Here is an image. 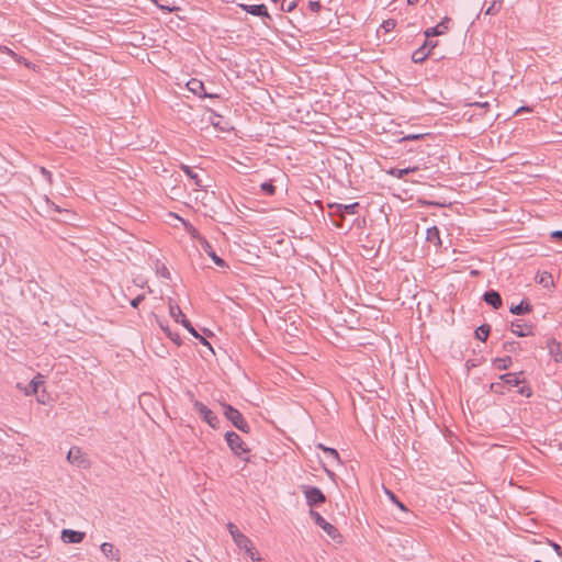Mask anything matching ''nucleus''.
I'll return each instance as SVG.
<instances>
[{
	"label": "nucleus",
	"instance_id": "f257e3e1",
	"mask_svg": "<svg viewBox=\"0 0 562 562\" xmlns=\"http://www.w3.org/2000/svg\"><path fill=\"white\" fill-rule=\"evenodd\" d=\"M222 406L224 409V416L232 423L234 427H236L238 430L245 434L250 432V427L248 423L245 420L244 416L237 408L233 407L229 404H222Z\"/></svg>",
	"mask_w": 562,
	"mask_h": 562
},
{
	"label": "nucleus",
	"instance_id": "f03ea898",
	"mask_svg": "<svg viewBox=\"0 0 562 562\" xmlns=\"http://www.w3.org/2000/svg\"><path fill=\"white\" fill-rule=\"evenodd\" d=\"M224 437L227 442V446L229 447V449L232 450L234 456L244 459V454L249 453V451H250L249 448L243 441L240 436L238 434H236L235 431H232V430L226 431ZM245 460H247V459L245 458Z\"/></svg>",
	"mask_w": 562,
	"mask_h": 562
},
{
	"label": "nucleus",
	"instance_id": "7ed1b4c3",
	"mask_svg": "<svg viewBox=\"0 0 562 562\" xmlns=\"http://www.w3.org/2000/svg\"><path fill=\"white\" fill-rule=\"evenodd\" d=\"M300 488L310 507L319 506L326 502V496L321 488L311 485H301Z\"/></svg>",
	"mask_w": 562,
	"mask_h": 562
},
{
	"label": "nucleus",
	"instance_id": "20e7f679",
	"mask_svg": "<svg viewBox=\"0 0 562 562\" xmlns=\"http://www.w3.org/2000/svg\"><path fill=\"white\" fill-rule=\"evenodd\" d=\"M193 407L196 414L209 424L212 428L217 429L220 427V419L216 414L211 411L205 404L200 401L193 402Z\"/></svg>",
	"mask_w": 562,
	"mask_h": 562
},
{
	"label": "nucleus",
	"instance_id": "39448f33",
	"mask_svg": "<svg viewBox=\"0 0 562 562\" xmlns=\"http://www.w3.org/2000/svg\"><path fill=\"white\" fill-rule=\"evenodd\" d=\"M169 314L176 323H180L192 336L198 337V331L192 326L191 322L182 313L179 305L172 303L171 301L169 302Z\"/></svg>",
	"mask_w": 562,
	"mask_h": 562
},
{
	"label": "nucleus",
	"instance_id": "423d86ee",
	"mask_svg": "<svg viewBox=\"0 0 562 562\" xmlns=\"http://www.w3.org/2000/svg\"><path fill=\"white\" fill-rule=\"evenodd\" d=\"M187 88L189 91H191L193 94L198 95L199 98L215 99V98L220 97L217 93L209 92L206 90L204 83L200 79H196V78H191L187 82Z\"/></svg>",
	"mask_w": 562,
	"mask_h": 562
},
{
	"label": "nucleus",
	"instance_id": "0eeeda50",
	"mask_svg": "<svg viewBox=\"0 0 562 562\" xmlns=\"http://www.w3.org/2000/svg\"><path fill=\"white\" fill-rule=\"evenodd\" d=\"M330 210L329 216L341 215L345 218L346 214H356L360 207L358 202L351 204L330 203L328 204Z\"/></svg>",
	"mask_w": 562,
	"mask_h": 562
},
{
	"label": "nucleus",
	"instance_id": "6e6552de",
	"mask_svg": "<svg viewBox=\"0 0 562 562\" xmlns=\"http://www.w3.org/2000/svg\"><path fill=\"white\" fill-rule=\"evenodd\" d=\"M67 460L81 469H87L89 467V461L87 460L85 453L81 451L79 447H72L67 453Z\"/></svg>",
	"mask_w": 562,
	"mask_h": 562
},
{
	"label": "nucleus",
	"instance_id": "1a4fd4ad",
	"mask_svg": "<svg viewBox=\"0 0 562 562\" xmlns=\"http://www.w3.org/2000/svg\"><path fill=\"white\" fill-rule=\"evenodd\" d=\"M311 517L314 519L315 524L321 527L329 537L335 539L338 536V530L335 526L326 521L322 515L313 509L310 510Z\"/></svg>",
	"mask_w": 562,
	"mask_h": 562
},
{
	"label": "nucleus",
	"instance_id": "9d476101",
	"mask_svg": "<svg viewBox=\"0 0 562 562\" xmlns=\"http://www.w3.org/2000/svg\"><path fill=\"white\" fill-rule=\"evenodd\" d=\"M45 383V376L41 373H37L31 381L30 383L25 386V387H22L21 386V383H18L16 386L20 389V390H23L24 391V394L26 396H30V395H33V394H37L38 393V390L40 387H42Z\"/></svg>",
	"mask_w": 562,
	"mask_h": 562
},
{
	"label": "nucleus",
	"instance_id": "9b49d317",
	"mask_svg": "<svg viewBox=\"0 0 562 562\" xmlns=\"http://www.w3.org/2000/svg\"><path fill=\"white\" fill-rule=\"evenodd\" d=\"M239 8L251 14V15H255V16H260V18H267V19H271V15L269 14L268 12V9L265 4H245V3H240L239 4Z\"/></svg>",
	"mask_w": 562,
	"mask_h": 562
},
{
	"label": "nucleus",
	"instance_id": "f8f14e48",
	"mask_svg": "<svg viewBox=\"0 0 562 562\" xmlns=\"http://www.w3.org/2000/svg\"><path fill=\"white\" fill-rule=\"evenodd\" d=\"M510 327L512 331L518 337H527L532 335V325L522 319L513 321Z\"/></svg>",
	"mask_w": 562,
	"mask_h": 562
},
{
	"label": "nucleus",
	"instance_id": "ddd939ff",
	"mask_svg": "<svg viewBox=\"0 0 562 562\" xmlns=\"http://www.w3.org/2000/svg\"><path fill=\"white\" fill-rule=\"evenodd\" d=\"M200 246L211 257V259L213 260V262L216 266H218L221 268H227L228 267L227 263L225 262V260H223L221 257H218L216 255V252L214 251L212 245L209 243L207 239H202Z\"/></svg>",
	"mask_w": 562,
	"mask_h": 562
},
{
	"label": "nucleus",
	"instance_id": "4468645a",
	"mask_svg": "<svg viewBox=\"0 0 562 562\" xmlns=\"http://www.w3.org/2000/svg\"><path fill=\"white\" fill-rule=\"evenodd\" d=\"M451 22V19L449 18H445L439 24H437L436 26L434 27H429L425 31V37L426 40L430 38V37H434V36H438V35H441L443 34L448 29H449V24Z\"/></svg>",
	"mask_w": 562,
	"mask_h": 562
},
{
	"label": "nucleus",
	"instance_id": "2eb2a0df",
	"mask_svg": "<svg viewBox=\"0 0 562 562\" xmlns=\"http://www.w3.org/2000/svg\"><path fill=\"white\" fill-rule=\"evenodd\" d=\"M483 301L491 305L494 310H498L503 305L501 294L496 290H488L483 294Z\"/></svg>",
	"mask_w": 562,
	"mask_h": 562
},
{
	"label": "nucleus",
	"instance_id": "dca6fc26",
	"mask_svg": "<svg viewBox=\"0 0 562 562\" xmlns=\"http://www.w3.org/2000/svg\"><path fill=\"white\" fill-rule=\"evenodd\" d=\"M85 532L71 529H64L61 531V539L66 543H80L85 539Z\"/></svg>",
	"mask_w": 562,
	"mask_h": 562
},
{
	"label": "nucleus",
	"instance_id": "f3484780",
	"mask_svg": "<svg viewBox=\"0 0 562 562\" xmlns=\"http://www.w3.org/2000/svg\"><path fill=\"white\" fill-rule=\"evenodd\" d=\"M549 353L553 357L555 362H562V344L554 338L548 340Z\"/></svg>",
	"mask_w": 562,
	"mask_h": 562
},
{
	"label": "nucleus",
	"instance_id": "a211bd4d",
	"mask_svg": "<svg viewBox=\"0 0 562 562\" xmlns=\"http://www.w3.org/2000/svg\"><path fill=\"white\" fill-rule=\"evenodd\" d=\"M428 46V40H425L423 45L413 52L412 61L415 64H422L430 55L429 50H426Z\"/></svg>",
	"mask_w": 562,
	"mask_h": 562
},
{
	"label": "nucleus",
	"instance_id": "6ab92c4d",
	"mask_svg": "<svg viewBox=\"0 0 562 562\" xmlns=\"http://www.w3.org/2000/svg\"><path fill=\"white\" fill-rule=\"evenodd\" d=\"M524 372L520 371L518 373H505L499 376V379L503 381L504 384H507L509 386H518L519 384L524 383L525 380L520 379V375H522Z\"/></svg>",
	"mask_w": 562,
	"mask_h": 562
},
{
	"label": "nucleus",
	"instance_id": "aec40b11",
	"mask_svg": "<svg viewBox=\"0 0 562 562\" xmlns=\"http://www.w3.org/2000/svg\"><path fill=\"white\" fill-rule=\"evenodd\" d=\"M510 313L514 315H525L532 312V305L527 300H522L517 305H512L509 308Z\"/></svg>",
	"mask_w": 562,
	"mask_h": 562
},
{
	"label": "nucleus",
	"instance_id": "412c9836",
	"mask_svg": "<svg viewBox=\"0 0 562 562\" xmlns=\"http://www.w3.org/2000/svg\"><path fill=\"white\" fill-rule=\"evenodd\" d=\"M181 170L194 182L196 187L204 188L206 187L202 179L200 178V175L194 171L191 167L187 165H181Z\"/></svg>",
	"mask_w": 562,
	"mask_h": 562
},
{
	"label": "nucleus",
	"instance_id": "4be33fe9",
	"mask_svg": "<svg viewBox=\"0 0 562 562\" xmlns=\"http://www.w3.org/2000/svg\"><path fill=\"white\" fill-rule=\"evenodd\" d=\"M426 240L435 246H441L440 232L437 226H431L426 231Z\"/></svg>",
	"mask_w": 562,
	"mask_h": 562
},
{
	"label": "nucleus",
	"instance_id": "5701e85b",
	"mask_svg": "<svg viewBox=\"0 0 562 562\" xmlns=\"http://www.w3.org/2000/svg\"><path fill=\"white\" fill-rule=\"evenodd\" d=\"M100 549L102 551V553L110 558L111 560H114V561H120V553H119V550H115L114 549V546L110 542H103L101 546H100Z\"/></svg>",
	"mask_w": 562,
	"mask_h": 562
},
{
	"label": "nucleus",
	"instance_id": "b1692460",
	"mask_svg": "<svg viewBox=\"0 0 562 562\" xmlns=\"http://www.w3.org/2000/svg\"><path fill=\"white\" fill-rule=\"evenodd\" d=\"M536 282L541 284L543 288L554 286L552 274L547 271H543L541 274L537 276Z\"/></svg>",
	"mask_w": 562,
	"mask_h": 562
},
{
	"label": "nucleus",
	"instance_id": "393cba45",
	"mask_svg": "<svg viewBox=\"0 0 562 562\" xmlns=\"http://www.w3.org/2000/svg\"><path fill=\"white\" fill-rule=\"evenodd\" d=\"M234 542L239 549L245 550V552L249 551V549L252 547V542L244 533L237 535V538L234 540Z\"/></svg>",
	"mask_w": 562,
	"mask_h": 562
},
{
	"label": "nucleus",
	"instance_id": "a878e982",
	"mask_svg": "<svg viewBox=\"0 0 562 562\" xmlns=\"http://www.w3.org/2000/svg\"><path fill=\"white\" fill-rule=\"evenodd\" d=\"M417 169H418L417 167H407V168H404V169L392 168L387 172L391 176L396 177L397 179H403L406 175H408L411 172H414Z\"/></svg>",
	"mask_w": 562,
	"mask_h": 562
},
{
	"label": "nucleus",
	"instance_id": "bb28decb",
	"mask_svg": "<svg viewBox=\"0 0 562 562\" xmlns=\"http://www.w3.org/2000/svg\"><path fill=\"white\" fill-rule=\"evenodd\" d=\"M184 229L190 234V236L195 239L199 244H201L202 239H206L204 236L200 234V232L189 222L183 221Z\"/></svg>",
	"mask_w": 562,
	"mask_h": 562
},
{
	"label": "nucleus",
	"instance_id": "cd10ccee",
	"mask_svg": "<svg viewBox=\"0 0 562 562\" xmlns=\"http://www.w3.org/2000/svg\"><path fill=\"white\" fill-rule=\"evenodd\" d=\"M490 331L491 326L488 324H483L475 329L474 335L476 339L485 341L490 335Z\"/></svg>",
	"mask_w": 562,
	"mask_h": 562
},
{
	"label": "nucleus",
	"instance_id": "c85d7f7f",
	"mask_svg": "<svg viewBox=\"0 0 562 562\" xmlns=\"http://www.w3.org/2000/svg\"><path fill=\"white\" fill-rule=\"evenodd\" d=\"M512 358L509 356L503 358H496L494 360V366L498 370H507L512 366Z\"/></svg>",
	"mask_w": 562,
	"mask_h": 562
},
{
	"label": "nucleus",
	"instance_id": "c756f323",
	"mask_svg": "<svg viewBox=\"0 0 562 562\" xmlns=\"http://www.w3.org/2000/svg\"><path fill=\"white\" fill-rule=\"evenodd\" d=\"M159 326L177 346H180L182 344V340H181L179 334L172 333L169 329V327L165 326L162 323H159Z\"/></svg>",
	"mask_w": 562,
	"mask_h": 562
},
{
	"label": "nucleus",
	"instance_id": "7c9ffc66",
	"mask_svg": "<svg viewBox=\"0 0 562 562\" xmlns=\"http://www.w3.org/2000/svg\"><path fill=\"white\" fill-rule=\"evenodd\" d=\"M318 448L322 449L325 453L328 454V457H330L333 459V461H335L337 464L340 463V460H339V454L337 452L336 449L334 448H328V447H325L324 445L319 443L318 445Z\"/></svg>",
	"mask_w": 562,
	"mask_h": 562
},
{
	"label": "nucleus",
	"instance_id": "2f4dec72",
	"mask_svg": "<svg viewBox=\"0 0 562 562\" xmlns=\"http://www.w3.org/2000/svg\"><path fill=\"white\" fill-rule=\"evenodd\" d=\"M299 0H283L281 3V10L284 12L293 11L297 5Z\"/></svg>",
	"mask_w": 562,
	"mask_h": 562
},
{
	"label": "nucleus",
	"instance_id": "473e14b6",
	"mask_svg": "<svg viewBox=\"0 0 562 562\" xmlns=\"http://www.w3.org/2000/svg\"><path fill=\"white\" fill-rule=\"evenodd\" d=\"M260 187L266 195L271 196L276 193V187L273 186L272 181L263 182V183H261Z\"/></svg>",
	"mask_w": 562,
	"mask_h": 562
},
{
	"label": "nucleus",
	"instance_id": "72a5a7b5",
	"mask_svg": "<svg viewBox=\"0 0 562 562\" xmlns=\"http://www.w3.org/2000/svg\"><path fill=\"white\" fill-rule=\"evenodd\" d=\"M227 529H228L233 540H235L237 538V535H241L243 533V532L239 531V529L233 522H228L227 524Z\"/></svg>",
	"mask_w": 562,
	"mask_h": 562
},
{
	"label": "nucleus",
	"instance_id": "f704fd0d",
	"mask_svg": "<svg viewBox=\"0 0 562 562\" xmlns=\"http://www.w3.org/2000/svg\"><path fill=\"white\" fill-rule=\"evenodd\" d=\"M518 394L526 396V397H530L532 395V390L528 385H522L521 387H519Z\"/></svg>",
	"mask_w": 562,
	"mask_h": 562
},
{
	"label": "nucleus",
	"instance_id": "c9c22d12",
	"mask_svg": "<svg viewBox=\"0 0 562 562\" xmlns=\"http://www.w3.org/2000/svg\"><path fill=\"white\" fill-rule=\"evenodd\" d=\"M48 397L49 396H48L47 392L43 389L41 392L38 391L36 400L41 404H46Z\"/></svg>",
	"mask_w": 562,
	"mask_h": 562
},
{
	"label": "nucleus",
	"instance_id": "e433bc0d",
	"mask_svg": "<svg viewBox=\"0 0 562 562\" xmlns=\"http://www.w3.org/2000/svg\"><path fill=\"white\" fill-rule=\"evenodd\" d=\"M308 9L312 11V12H319L321 9H322V4L319 1H310L308 2Z\"/></svg>",
	"mask_w": 562,
	"mask_h": 562
},
{
	"label": "nucleus",
	"instance_id": "4c0bfd02",
	"mask_svg": "<svg viewBox=\"0 0 562 562\" xmlns=\"http://www.w3.org/2000/svg\"><path fill=\"white\" fill-rule=\"evenodd\" d=\"M246 553L248 554V557H249L254 562H261V559H260V557L258 555V553L255 551L254 546L251 547V549H249V551H246Z\"/></svg>",
	"mask_w": 562,
	"mask_h": 562
},
{
	"label": "nucleus",
	"instance_id": "58836bf2",
	"mask_svg": "<svg viewBox=\"0 0 562 562\" xmlns=\"http://www.w3.org/2000/svg\"><path fill=\"white\" fill-rule=\"evenodd\" d=\"M387 494L390 495V498L392 499V502L398 506V508H401L404 512L407 510L405 505L402 502H400L393 493L387 491Z\"/></svg>",
	"mask_w": 562,
	"mask_h": 562
},
{
	"label": "nucleus",
	"instance_id": "ea45409f",
	"mask_svg": "<svg viewBox=\"0 0 562 562\" xmlns=\"http://www.w3.org/2000/svg\"><path fill=\"white\" fill-rule=\"evenodd\" d=\"M145 299V295L144 294H139L137 295L136 297H134L132 301H131V305L134 307V308H137L139 306V304L144 301Z\"/></svg>",
	"mask_w": 562,
	"mask_h": 562
},
{
	"label": "nucleus",
	"instance_id": "a19ab883",
	"mask_svg": "<svg viewBox=\"0 0 562 562\" xmlns=\"http://www.w3.org/2000/svg\"><path fill=\"white\" fill-rule=\"evenodd\" d=\"M334 220H333V223L336 227H339V228H342L344 227V220L341 217V215H334L331 216Z\"/></svg>",
	"mask_w": 562,
	"mask_h": 562
},
{
	"label": "nucleus",
	"instance_id": "79ce46f5",
	"mask_svg": "<svg viewBox=\"0 0 562 562\" xmlns=\"http://www.w3.org/2000/svg\"><path fill=\"white\" fill-rule=\"evenodd\" d=\"M550 546L553 548V550L557 552L559 557H562V547L555 542L549 541Z\"/></svg>",
	"mask_w": 562,
	"mask_h": 562
},
{
	"label": "nucleus",
	"instance_id": "37998d69",
	"mask_svg": "<svg viewBox=\"0 0 562 562\" xmlns=\"http://www.w3.org/2000/svg\"><path fill=\"white\" fill-rule=\"evenodd\" d=\"M41 173L45 177L46 180H48L49 182L52 181V173L50 171H48L46 168L44 167H41Z\"/></svg>",
	"mask_w": 562,
	"mask_h": 562
},
{
	"label": "nucleus",
	"instance_id": "c03bdc74",
	"mask_svg": "<svg viewBox=\"0 0 562 562\" xmlns=\"http://www.w3.org/2000/svg\"><path fill=\"white\" fill-rule=\"evenodd\" d=\"M196 339H199V341L204 345V346H207L210 348V350L213 352V349L210 345V342L203 337L201 336L199 333H198V337H195Z\"/></svg>",
	"mask_w": 562,
	"mask_h": 562
},
{
	"label": "nucleus",
	"instance_id": "a18cd8bd",
	"mask_svg": "<svg viewBox=\"0 0 562 562\" xmlns=\"http://www.w3.org/2000/svg\"><path fill=\"white\" fill-rule=\"evenodd\" d=\"M515 345H516L515 341H512V342L507 341V342L504 344L503 348H504V350L510 352V351H513L515 349Z\"/></svg>",
	"mask_w": 562,
	"mask_h": 562
},
{
	"label": "nucleus",
	"instance_id": "49530a36",
	"mask_svg": "<svg viewBox=\"0 0 562 562\" xmlns=\"http://www.w3.org/2000/svg\"><path fill=\"white\" fill-rule=\"evenodd\" d=\"M422 137H423L422 134H411V135L405 136L403 139L404 140H415V139H419Z\"/></svg>",
	"mask_w": 562,
	"mask_h": 562
},
{
	"label": "nucleus",
	"instance_id": "de8ad7c7",
	"mask_svg": "<svg viewBox=\"0 0 562 562\" xmlns=\"http://www.w3.org/2000/svg\"><path fill=\"white\" fill-rule=\"evenodd\" d=\"M551 238L560 240L562 239V231H553L551 233Z\"/></svg>",
	"mask_w": 562,
	"mask_h": 562
},
{
	"label": "nucleus",
	"instance_id": "09e8293b",
	"mask_svg": "<svg viewBox=\"0 0 562 562\" xmlns=\"http://www.w3.org/2000/svg\"><path fill=\"white\" fill-rule=\"evenodd\" d=\"M437 44H438L437 41L428 40V46H427L426 50H429V54H431V50L437 46Z\"/></svg>",
	"mask_w": 562,
	"mask_h": 562
},
{
	"label": "nucleus",
	"instance_id": "8fccbe9b",
	"mask_svg": "<svg viewBox=\"0 0 562 562\" xmlns=\"http://www.w3.org/2000/svg\"><path fill=\"white\" fill-rule=\"evenodd\" d=\"M160 274L167 279H170V272L166 267L161 268Z\"/></svg>",
	"mask_w": 562,
	"mask_h": 562
},
{
	"label": "nucleus",
	"instance_id": "3c124183",
	"mask_svg": "<svg viewBox=\"0 0 562 562\" xmlns=\"http://www.w3.org/2000/svg\"><path fill=\"white\" fill-rule=\"evenodd\" d=\"M395 26V21L394 20H387L385 23H384V27L386 30H390V27H394Z\"/></svg>",
	"mask_w": 562,
	"mask_h": 562
},
{
	"label": "nucleus",
	"instance_id": "603ef678",
	"mask_svg": "<svg viewBox=\"0 0 562 562\" xmlns=\"http://www.w3.org/2000/svg\"><path fill=\"white\" fill-rule=\"evenodd\" d=\"M501 387H502V384H499V383H492L491 384V390L494 391V392H499Z\"/></svg>",
	"mask_w": 562,
	"mask_h": 562
},
{
	"label": "nucleus",
	"instance_id": "864d4df0",
	"mask_svg": "<svg viewBox=\"0 0 562 562\" xmlns=\"http://www.w3.org/2000/svg\"><path fill=\"white\" fill-rule=\"evenodd\" d=\"M494 7H495V2H493L486 10H485V14H493L494 13Z\"/></svg>",
	"mask_w": 562,
	"mask_h": 562
},
{
	"label": "nucleus",
	"instance_id": "5fc2aeb1",
	"mask_svg": "<svg viewBox=\"0 0 562 562\" xmlns=\"http://www.w3.org/2000/svg\"><path fill=\"white\" fill-rule=\"evenodd\" d=\"M526 111H527V112H529V111H530V109H529L528 106H521V108H519V109L515 112V114H519V113H521V112H526Z\"/></svg>",
	"mask_w": 562,
	"mask_h": 562
},
{
	"label": "nucleus",
	"instance_id": "6e6d98bb",
	"mask_svg": "<svg viewBox=\"0 0 562 562\" xmlns=\"http://www.w3.org/2000/svg\"><path fill=\"white\" fill-rule=\"evenodd\" d=\"M477 106H481V108H488L490 106V103L488 102H477L475 103Z\"/></svg>",
	"mask_w": 562,
	"mask_h": 562
},
{
	"label": "nucleus",
	"instance_id": "4d7b16f0",
	"mask_svg": "<svg viewBox=\"0 0 562 562\" xmlns=\"http://www.w3.org/2000/svg\"><path fill=\"white\" fill-rule=\"evenodd\" d=\"M417 2H418V0H407V3H408V4H415V3H417Z\"/></svg>",
	"mask_w": 562,
	"mask_h": 562
},
{
	"label": "nucleus",
	"instance_id": "13d9d810",
	"mask_svg": "<svg viewBox=\"0 0 562 562\" xmlns=\"http://www.w3.org/2000/svg\"><path fill=\"white\" fill-rule=\"evenodd\" d=\"M220 124V121H216V123H213L214 126H217Z\"/></svg>",
	"mask_w": 562,
	"mask_h": 562
},
{
	"label": "nucleus",
	"instance_id": "bf43d9fd",
	"mask_svg": "<svg viewBox=\"0 0 562 562\" xmlns=\"http://www.w3.org/2000/svg\"><path fill=\"white\" fill-rule=\"evenodd\" d=\"M220 124V121H216V123H213L214 126H217Z\"/></svg>",
	"mask_w": 562,
	"mask_h": 562
},
{
	"label": "nucleus",
	"instance_id": "052dcab7",
	"mask_svg": "<svg viewBox=\"0 0 562 562\" xmlns=\"http://www.w3.org/2000/svg\"><path fill=\"white\" fill-rule=\"evenodd\" d=\"M187 562H192V561H187Z\"/></svg>",
	"mask_w": 562,
	"mask_h": 562
}]
</instances>
